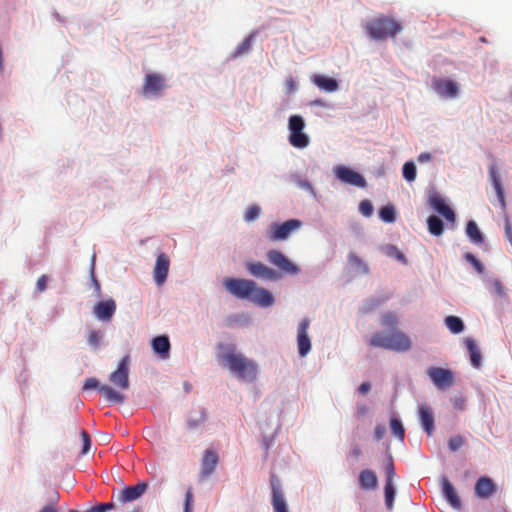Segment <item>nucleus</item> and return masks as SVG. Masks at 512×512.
Instances as JSON below:
<instances>
[{"label": "nucleus", "mask_w": 512, "mask_h": 512, "mask_svg": "<svg viewBox=\"0 0 512 512\" xmlns=\"http://www.w3.org/2000/svg\"><path fill=\"white\" fill-rule=\"evenodd\" d=\"M217 359L239 380L253 382L257 378L258 366L252 359L237 352L233 344H219Z\"/></svg>", "instance_id": "f257e3e1"}, {"label": "nucleus", "mask_w": 512, "mask_h": 512, "mask_svg": "<svg viewBox=\"0 0 512 512\" xmlns=\"http://www.w3.org/2000/svg\"><path fill=\"white\" fill-rule=\"evenodd\" d=\"M366 30L371 38L383 40L388 37H394L402 30V26L393 18L381 16L370 20L366 25Z\"/></svg>", "instance_id": "f03ea898"}, {"label": "nucleus", "mask_w": 512, "mask_h": 512, "mask_svg": "<svg viewBox=\"0 0 512 512\" xmlns=\"http://www.w3.org/2000/svg\"><path fill=\"white\" fill-rule=\"evenodd\" d=\"M223 284L227 291L239 299H250L256 283L248 279L225 278Z\"/></svg>", "instance_id": "7ed1b4c3"}, {"label": "nucleus", "mask_w": 512, "mask_h": 512, "mask_svg": "<svg viewBox=\"0 0 512 512\" xmlns=\"http://www.w3.org/2000/svg\"><path fill=\"white\" fill-rule=\"evenodd\" d=\"M301 221L297 219H290L281 224H271L268 232V237L272 241L285 240L289 235L301 226Z\"/></svg>", "instance_id": "20e7f679"}, {"label": "nucleus", "mask_w": 512, "mask_h": 512, "mask_svg": "<svg viewBox=\"0 0 512 512\" xmlns=\"http://www.w3.org/2000/svg\"><path fill=\"white\" fill-rule=\"evenodd\" d=\"M98 389L101 395L110 403H123L125 397L115 391L109 385H100L99 381L95 378H87L83 385V390Z\"/></svg>", "instance_id": "39448f33"}, {"label": "nucleus", "mask_w": 512, "mask_h": 512, "mask_svg": "<svg viewBox=\"0 0 512 512\" xmlns=\"http://www.w3.org/2000/svg\"><path fill=\"white\" fill-rule=\"evenodd\" d=\"M129 355L124 356L115 371H113L109 380L120 390H127L129 388Z\"/></svg>", "instance_id": "423d86ee"}, {"label": "nucleus", "mask_w": 512, "mask_h": 512, "mask_svg": "<svg viewBox=\"0 0 512 512\" xmlns=\"http://www.w3.org/2000/svg\"><path fill=\"white\" fill-rule=\"evenodd\" d=\"M334 174L337 177V179L340 180L342 183L356 186L359 188H365L367 186L365 178L360 173L344 165L336 166L334 168Z\"/></svg>", "instance_id": "0eeeda50"}, {"label": "nucleus", "mask_w": 512, "mask_h": 512, "mask_svg": "<svg viewBox=\"0 0 512 512\" xmlns=\"http://www.w3.org/2000/svg\"><path fill=\"white\" fill-rule=\"evenodd\" d=\"M268 261L280 269L282 272L290 275H296L300 269L292 261H290L281 251L270 250L267 253Z\"/></svg>", "instance_id": "6e6552de"}, {"label": "nucleus", "mask_w": 512, "mask_h": 512, "mask_svg": "<svg viewBox=\"0 0 512 512\" xmlns=\"http://www.w3.org/2000/svg\"><path fill=\"white\" fill-rule=\"evenodd\" d=\"M432 88L440 97L449 99L456 98L459 93L458 83L448 78H434Z\"/></svg>", "instance_id": "1a4fd4ad"}, {"label": "nucleus", "mask_w": 512, "mask_h": 512, "mask_svg": "<svg viewBox=\"0 0 512 512\" xmlns=\"http://www.w3.org/2000/svg\"><path fill=\"white\" fill-rule=\"evenodd\" d=\"M427 375L438 389L443 390L453 384V373L449 369L430 367Z\"/></svg>", "instance_id": "9d476101"}, {"label": "nucleus", "mask_w": 512, "mask_h": 512, "mask_svg": "<svg viewBox=\"0 0 512 512\" xmlns=\"http://www.w3.org/2000/svg\"><path fill=\"white\" fill-rule=\"evenodd\" d=\"M148 484L146 482H139L135 486L125 487L119 491L116 499L120 504H126L141 498L147 491Z\"/></svg>", "instance_id": "9b49d317"}, {"label": "nucleus", "mask_w": 512, "mask_h": 512, "mask_svg": "<svg viewBox=\"0 0 512 512\" xmlns=\"http://www.w3.org/2000/svg\"><path fill=\"white\" fill-rule=\"evenodd\" d=\"M165 88V79L157 73L146 74L142 86V94L144 96L159 95Z\"/></svg>", "instance_id": "f8f14e48"}, {"label": "nucleus", "mask_w": 512, "mask_h": 512, "mask_svg": "<svg viewBox=\"0 0 512 512\" xmlns=\"http://www.w3.org/2000/svg\"><path fill=\"white\" fill-rule=\"evenodd\" d=\"M310 320L304 318L298 325L297 329V347L301 357H305L311 350V340L308 335Z\"/></svg>", "instance_id": "ddd939ff"}, {"label": "nucleus", "mask_w": 512, "mask_h": 512, "mask_svg": "<svg viewBox=\"0 0 512 512\" xmlns=\"http://www.w3.org/2000/svg\"><path fill=\"white\" fill-rule=\"evenodd\" d=\"M429 204L430 206L436 210L439 214H441L448 222L454 223L455 222V213L453 210L445 203L442 196L434 192L429 197Z\"/></svg>", "instance_id": "4468645a"}, {"label": "nucleus", "mask_w": 512, "mask_h": 512, "mask_svg": "<svg viewBox=\"0 0 512 512\" xmlns=\"http://www.w3.org/2000/svg\"><path fill=\"white\" fill-rule=\"evenodd\" d=\"M246 268L252 276L257 278L267 280H278L280 278L276 271L261 262H248Z\"/></svg>", "instance_id": "2eb2a0df"}, {"label": "nucleus", "mask_w": 512, "mask_h": 512, "mask_svg": "<svg viewBox=\"0 0 512 512\" xmlns=\"http://www.w3.org/2000/svg\"><path fill=\"white\" fill-rule=\"evenodd\" d=\"M170 267V259L165 253H160L157 256L156 263L153 270V276L156 284L161 286L166 281Z\"/></svg>", "instance_id": "dca6fc26"}, {"label": "nucleus", "mask_w": 512, "mask_h": 512, "mask_svg": "<svg viewBox=\"0 0 512 512\" xmlns=\"http://www.w3.org/2000/svg\"><path fill=\"white\" fill-rule=\"evenodd\" d=\"M496 491L494 481L487 476H481L475 483V495L482 499L491 497Z\"/></svg>", "instance_id": "f3484780"}, {"label": "nucleus", "mask_w": 512, "mask_h": 512, "mask_svg": "<svg viewBox=\"0 0 512 512\" xmlns=\"http://www.w3.org/2000/svg\"><path fill=\"white\" fill-rule=\"evenodd\" d=\"M116 311V303L113 299L98 302L93 309L97 319L109 321Z\"/></svg>", "instance_id": "a211bd4d"}, {"label": "nucleus", "mask_w": 512, "mask_h": 512, "mask_svg": "<svg viewBox=\"0 0 512 512\" xmlns=\"http://www.w3.org/2000/svg\"><path fill=\"white\" fill-rule=\"evenodd\" d=\"M410 338L399 331L392 332L389 334V350L404 352L411 348Z\"/></svg>", "instance_id": "6ab92c4d"}, {"label": "nucleus", "mask_w": 512, "mask_h": 512, "mask_svg": "<svg viewBox=\"0 0 512 512\" xmlns=\"http://www.w3.org/2000/svg\"><path fill=\"white\" fill-rule=\"evenodd\" d=\"M311 82L318 87L320 90L332 93L338 90L339 83L336 79L327 77L322 74H313Z\"/></svg>", "instance_id": "aec40b11"}, {"label": "nucleus", "mask_w": 512, "mask_h": 512, "mask_svg": "<svg viewBox=\"0 0 512 512\" xmlns=\"http://www.w3.org/2000/svg\"><path fill=\"white\" fill-rule=\"evenodd\" d=\"M218 460H219L218 455L215 451H213L211 449H207L204 452V455H203L202 461H201L202 477H207L214 472V470L218 464Z\"/></svg>", "instance_id": "412c9836"}, {"label": "nucleus", "mask_w": 512, "mask_h": 512, "mask_svg": "<svg viewBox=\"0 0 512 512\" xmlns=\"http://www.w3.org/2000/svg\"><path fill=\"white\" fill-rule=\"evenodd\" d=\"M250 300L261 307H269L274 303L273 295L266 289L257 287L253 291Z\"/></svg>", "instance_id": "4be33fe9"}, {"label": "nucleus", "mask_w": 512, "mask_h": 512, "mask_svg": "<svg viewBox=\"0 0 512 512\" xmlns=\"http://www.w3.org/2000/svg\"><path fill=\"white\" fill-rule=\"evenodd\" d=\"M489 177L491 180V183L495 189V192L497 194L498 200L502 206V208H505V196H504V189L502 187L501 178L499 171L496 167V165H491L489 167Z\"/></svg>", "instance_id": "5701e85b"}, {"label": "nucleus", "mask_w": 512, "mask_h": 512, "mask_svg": "<svg viewBox=\"0 0 512 512\" xmlns=\"http://www.w3.org/2000/svg\"><path fill=\"white\" fill-rule=\"evenodd\" d=\"M418 412L423 429L428 435H432L434 431V415L431 408L427 405H421Z\"/></svg>", "instance_id": "b1692460"}, {"label": "nucleus", "mask_w": 512, "mask_h": 512, "mask_svg": "<svg viewBox=\"0 0 512 512\" xmlns=\"http://www.w3.org/2000/svg\"><path fill=\"white\" fill-rule=\"evenodd\" d=\"M442 492L445 499L450 503L452 507L456 509H459L461 507V501L457 495L455 488L446 478L442 479Z\"/></svg>", "instance_id": "393cba45"}, {"label": "nucleus", "mask_w": 512, "mask_h": 512, "mask_svg": "<svg viewBox=\"0 0 512 512\" xmlns=\"http://www.w3.org/2000/svg\"><path fill=\"white\" fill-rule=\"evenodd\" d=\"M152 348L161 358L166 359L169 356L170 341L167 336H157L152 340Z\"/></svg>", "instance_id": "a878e982"}, {"label": "nucleus", "mask_w": 512, "mask_h": 512, "mask_svg": "<svg viewBox=\"0 0 512 512\" xmlns=\"http://www.w3.org/2000/svg\"><path fill=\"white\" fill-rule=\"evenodd\" d=\"M359 484L364 490L375 489L378 484L376 473L369 469L361 471L359 474Z\"/></svg>", "instance_id": "bb28decb"}, {"label": "nucleus", "mask_w": 512, "mask_h": 512, "mask_svg": "<svg viewBox=\"0 0 512 512\" xmlns=\"http://www.w3.org/2000/svg\"><path fill=\"white\" fill-rule=\"evenodd\" d=\"M466 234L474 244H481L484 241L483 234L475 221L470 220L466 225Z\"/></svg>", "instance_id": "cd10ccee"}, {"label": "nucleus", "mask_w": 512, "mask_h": 512, "mask_svg": "<svg viewBox=\"0 0 512 512\" xmlns=\"http://www.w3.org/2000/svg\"><path fill=\"white\" fill-rule=\"evenodd\" d=\"M465 344L469 351L470 360H471L473 367L479 368L481 366V354L475 344V341L471 338H467L465 340Z\"/></svg>", "instance_id": "c85d7f7f"}, {"label": "nucleus", "mask_w": 512, "mask_h": 512, "mask_svg": "<svg viewBox=\"0 0 512 512\" xmlns=\"http://www.w3.org/2000/svg\"><path fill=\"white\" fill-rule=\"evenodd\" d=\"M272 505L274 512H288L285 499L276 486L272 488Z\"/></svg>", "instance_id": "c756f323"}, {"label": "nucleus", "mask_w": 512, "mask_h": 512, "mask_svg": "<svg viewBox=\"0 0 512 512\" xmlns=\"http://www.w3.org/2000/svg\"><path fill=\"white\" fill-rule=\"evenodd\" d=\"M290 144L299 149H303L309 145V137L303 131L293 132L289 135Z\"/></svg>", "instance_id": "7c9ffc66"}, {"label": "nucleus", "mask_w": 512, "mask_h": 512, "mask_svg": "<svg viewBox=\"0 0 512 512\" xmlns=\"http://www.w3.org/2000/svg\"><path fill=\"white\" fill-rule=\"evenodd\" d=\"M428 230L434 236H440L444 230V224L442 220L435 216L431 215L427 219Z\"/></svg>", "instance_id": "2f4dec72"}, {"label": "nucleus", "mask_w": 512, "mask_h": 512, "mask_svg": "<svg viewBox=\"0 0 512 512\" xmlns=\"http://www.w3.org/2000/svg\"><path fill=\"white\" fill-rule=\"evenodd\" d=\"M445 325L453 334H459L464 330L463 321L457 316H447Z\"/></svg>", "instance_id": "473e14b6"}, {"label": "nucleus", "mask_w": 512, "mask_h": 512, "mask_svg": "<svg viewBox=\"0 0 512 512\" xmlns=\"http://www.w3.org/2000/svg\"><path fill=\"white\" fill-rule=\"evenodd\" d=\"M372 347H380L389 350V334L376 333L368 341Z\"/></svg>", "instance_id": "72a5a7b5"}, {"label": "nucleus", "mask_w": 512, "mask_h": 512, "mask_svg": "<svg viewBox=\"0 0 512 512\" xmlns=\"http://www.w3.org/2000/svg\"><path fill=\"white\" fill-rule=\"evenodd\" d=\"M253 37V35H249L246 38H244L243 41L238 44V46L232 53V56L234 58H237L239 56H242L243 54L248 53L251 50Z\"/></svg>", "instance_id": "f704fd0d"}, {"label": "nucleus", "mask_w": 512, "mask_h": 512, "mask_svg": "<svg viewBox=\"0 0 512 512\" xmlns=\"http://www.w3.org/2000/svg\"><path fill=\"white\" fill-rule=\"evenodd\" d=\"M206 419L207 415L205 409H200L199 411H197L196 416L189 417L187 423L190 429H196L202 424H204Z\"/></svg>", "instance_id": "c9c22d12"}, {"label": "nucleus", "mask_w": 512, "mask_h": 512, "mask_svg": "<svg viewBox=\"0 0 512 512\" xmlns=\"http://www.w3.org/2000/svg\"><path fill=\"white\" fill-rule=\"evenodd\" d=\"M290 133L301 132L305 127L304 119L300 115H292L288 123Z\"/></svg>", "instance_id": "e433bc0d"}, {"label": "nucleus", "mask_w": 512, "mask_h": 512, "mask_svg": "<svg viewBox=\"0 0 512 512\" xmlns=\"http://www.w3.org/2000/svg\"><path fill=\"white\" fill-rule=\"evenodd\" d=\"M381 220L386 223H393L396 220V212L393 206L387 205L379 210Z\"/></svg>", "instance_id": "4c0bfd02"}, {"label": "nucleus", "mask_w": 512, "mask_h": 512, "mask_svg": "<svg viewBox=\"0 0 512 512\" xmlns=\"http://www.w3.org/2000/svg\"><path fill=\"white\" fill-rule=\"evenodd\" d=\"M385 504L388 510H392L395 497V488L393 483H386L384 487Z\"/></svg>", "instance_id": "58836bf2"}, {"label": "nucleus", "mask_w": 512, "mask_h": 512, "mask_svg": "<svg viewBox=\"0 0 512 512\" xmlns=\"http://www.w3.org/2000/svg\"><path fill=\"white\" fill-rule=\"evenodd\" d=\"M403 177L408 181V182H412L415 180L416 178V166L414 164V162L410 161V162H406L404 165H403Z\"/></svg>", "instance_id": "ea45409f"}, {"label": "nucleus", "mask_w": 512, "mask_h": 512, "mask_svg": "<svg viewBox=\"0 0 512 512\" xmlns=\"http://www.w3.org/2000/svg\"><path fill=\"white\" fill-rule=\"evenodd\" d=\"M390 428L392 433L400 440L404 439L405 430L400 420L392 418L390 421Z\"/></svg>", "instance_id": "a19ab883"}, {"label": "nucleus", "mask_w": 512, "mask_h": 512, "mask_svg": "<svg viewBox=\"0 0 512 512\" xmlns=\"http://www.w3.org/2000/svg\"><path fill=\"white\" fill-rule=\"evenodd\" d=\"M465 443L464 437L461 435H456L454 437H451L448 441V447L452 452L457 451L460 449Z\"/></svg>", "instance_id": "79ce46f5"}, {"label": "nucleus", "mask_w": 512, "mask_h": 512, "mask_svg": "<svg viewBox=\"0 0 512 512\" xmlns=\"http://www.w3.org/2000/svg\"><path fill=\"white\" fill-rule=\"evenodd\" d=\"M260 208L259 206L257 205H251L250 207H248L246 213H245V221L247 222H251V221H254L255 219H257L260 215Z\"/></svg>", "instance_id": "37998d69"}, {"label": "nucleus", "mask_w": 512, "mask_h": 512, "mask_svg": "<svg viewBox=\"0 0 512 512\" xmlns=\"http://www.w3.org/2000/svg\"><path fill=\"white\" fill-rule=\"evenodd\" d=\"M465 259L473 265L478 273L482 274L484 272V265L473 254H465Z\"/></svg>", "instance_id": "c03bdc74"}, {"label": "nucleus", "mask_w": 512, "mask_h": 512, "mask_svg": "<svg viewBox=\"0 0 512 512\" xmlns=\"http://www.w3.org/2000/svg\"><path fill=\"white\" fill-rule=\"evenodd\" d=\"M359 211L365 217H370L373 214V206L369 200H362L359 204Z\"/></svg>", "instance_id": "a18cd8bd"}, {"label": "nucleus", "mask_w": 512, "mask_h": 512, "mask_svg": "<svg viewBox=\"0 0 512 512\" xmlns=\"http://www.w3.org/2000/svg\"><path fill=\"white\" fill-rule=\"evenodd\" d=\"M101 339V333L97 330H91L88 334V343L91 347L97 348Z\"/></svg>", "instance_id": "49530a36"}, {"label": "nucleus", "mask_w": 512, "mask_h": 512, "mask_svg": "<svg viewBox=\"0 0 512 512\" xmlns=\"http://www.w3.org/2000/svg\"><path fill=\"white\" fill-rule=\"evenodd\" d=\"M81 439L83 442L81 454L85 455L88 453V451L90 450V447H91V439H90V436L87 431H85V430L81 431Z\"/></svg>", "instance_id": "de8ad7c7"}, {"label": "nucleus", "mask_w": 512, "mask_h": 512, "mask_svg": "<svg viewBox=\"0 0 512 512\" xmlns=\"http://www.w3.org/2000/svg\"><path fill=\"white\" fill-rule=\"evenodd\" d=\"M386 475H387L386 483H389V482L393 483V478L395 476V469H394V464H393L392 459H389V461L387 463Z\"/></svg>", "instance_id": "09e8293b"}, {"label": "nucleus", "mask_w": 512, "mask_h": 512, "mask_svg": "<svg viewBox=\"0 0 512 512\" xmlns=\"http://www.w3.org/2000/svg\"><path fill=\"white\" fill-rule=\"evenodd\" d=\"M193 503L192 489L189 488L185 494L184 512H191V506Z\"/></svg>", "instance_id": "8fccbe9b"}, {"label": "nucleus", "mask_w": 512, "mask_h": 512, "mask_svg": "<svg viewBox=\"0 0 512 512\" xmlns=\"http://www.w3.org/2000/svg\"><path fill=\"white\" fill-rule=\"evenodd\" d=\"M397 323V318L392 313H387L382 317V324L385 326H394Z\"/></svg>", "instance_id": "3c124183"}, {"label": "nucleus", "mask_w": 512, "mask_h": 512, "mask_svg": "<svg viewBox=\"0 0 512 512\" xmlns=\"http://www.w3.org/2000/svg\"><path fill=\"white\" fill-rule=\"evenodd\" d=\"M389 251H390L389 255L394 256L397 260H399V261H401L403 263L407 262L404 254L401 251H399L396 247L391 246L389 248Z\"/></svg>", "instance_id": "603ef678"}, {"label": "nucleus", "mask_w": 512, "mask_h": 512, "mask_svg": "<svg viewBox=\"0 0 512 512\" xmlns=\"http://www.w3.org/2000/svg\"><path fill=\"white\" fill-rule=\"evenodd\" d=\"M285 88H286V93H288V94L294 93L297 90L296 82L294 81V79L292 77H289L285 81Z\"/></svg>", "instance_id": "864d4df0"}, {"label": "nucleus", "mask_w": 512, "mask_h": 512, "mask_svg": "<svg viewBox=\"0 0 512 512\" xmlns=\"http://www.w3.org/2000/svg\"><path fill=\"white\" fill-rule=\"evenodd\" d=\"M95 507L98 512H106V511L114 509L115 504L113 502L101 503Z\"/></svg>", "instance_id": "5fc2aeb1"}, {"label": "nucleus", "mask_w": 512, "mask_h": 512, "mask_svg": "<svg viewBox=\"0 0 512 512\" xmlns=\"http://www.w3.org/2000/svg\"><path fill=\"white\" fill-rule=\"evenodd\" d=\"M46 284H47V277L45 275H42L38 280H37V283H36V286H37V289L42 292L46 289Z\"/></svg>", "instance_id": "6e6d98bb"}, {"label": "nucleus", "mask_w": 512, "mask_h": 512, "mask_svg": "<svg viewBox=\"0 0 512 512\" xmlns=\"http://www.w3.org/2000/svg\"><path fill=\"white\" fill-rule=\"evenodd\" d=\"M367 412H368V407L366 405H364V404L357 405L356 414L359 418L365 416L367 414Z\"/></svg>", "instance_id": "4d7b16f0"}, {"label": "nucleus", "mask_w": 512, "mask_h": 512, "mask_svg": "<svg viewBox=\"0 0 512 512\" xmlns=\"http://www.w3.org/2000/svg\"><path fill=\"white\" fill-rule=\"evenodd\" d=\"M493 286L495 288V291L497 292V294H499L500 296H503L504 295V288L501 284V282L499 280H495L493 282Z\"/></svg>", "instance_id": "13d9d810"}, {"label": "nucleus", "mask_w": 512, "mask_h": 512, "mask_svg": "<svg viewBox=\"0 0 512 512\" xmlns=\"http://www.w3.org/2000/svg\"><path fill=\"white\" fill-rule=\"evenodd\" d=\"M385 429L381 426L375 428L374 436L377 440H380L384 435Z\"/></svg>", "instance_id": "bf43d9fd"}, {"label": "nucleus", "mask_w": 512, "mask_h": 512, "mask_svg": "<svg viewBox=\"0 0 512 512\" xmlns=\"http://www.w3.org/2000/svg\"><path fill=\"white\" fill-rule=\"evenodd\" d=\"M431 160V155L427 152H424V153H421L419 156H418V161L420 163H424V162H427V161H430Z\"/></svg>", "instance_id": "052dcab7"}, {"label": "nucleus", "mask_w": 512, "mask_h": 512, "mask_svg": "<svg viewBox=\"0 0 512 512\" xmlns=\"http://www.w3.org/2000/svg\"><path fill=\"white\" fill-rule=\"evenodd\" d=\"M371 386L368 382H364L359 386V392L361 394H366L370 390Z\"/></svg>", "instance_id": "680f3d73"}, {"label": "nucleus", "mask_w": 512, "mask_h": 512, "mask_svg": "<svg viewBox=\"0 0 512 512\" xmlns=\"http://www.w3.org/2000/svg\"><path fill=\"white\" fill-rule=\"evenodd\" d=\"M349 260L351 263H354V264H361V260L358 256H356L355 254H350L349 255Z\"/></svg>", "instance_id": "e2e57ef3"}, {"label": "nucleus", "mask_w": 512, "mask_h": 512, "mask_svg": "<svg viewBox=\"0 0 512 512\" xmlns=\"http://www.w3.org/2000/svg\"><path fill=\"white\" fill-rule=\"evenodd\" d=\"M39 512H57V510L52 506H45Z\"/></svg>", "instance_id": "0e129e2a"}, {"label": "nucleus", "mask_w": 512, "mask_h": 512, "mask_svg": "<svg viewBox=\"0 0 512 512\" xmlns=\"http://www.w3.org/2000/svg\"><path fill=\"white\" fill-rule=\"evenodd\" d=\"M92 280H93V283H94V286L96 288V290L99 292L100 291V284L99 282L97 281V279L95 278L94 276V273L92 272Z\"/></svg>", "instance_id": "69168bd1"}, {"label": "nucleus", "mask_w": 512, "mask_h": 512, "mask_svg": "<svg viewBox=\"0 0 512 512\" xmlns=\"http://www.w3.org/2000/svg\"><path fill=\"white\" fill-rule=\"evenodd\" d=\"M352 454L355 456V457H358L360 454H361V451L359 448H355L352 450Z\"/></svg>", "instance_id": "338daca9"}, {"label": "nucleus", "mask_w": 512, "mask_h": 512, "mask_svg": "<svg viewBox=\"0 0 512 512\" xmlns=\"http://www.w3.org/2000/svg\"><path fill=\"white\" fill-rule=\"evenodd\" d=\"M131 512H142V510L140 508H135Z\"/></svg>", "instance_id": "774afa93"}]
</instances>
